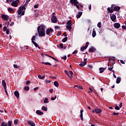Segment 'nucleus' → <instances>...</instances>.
<instances>
[{"mask_svg":"<svg viewBox=\"0 0 126 126\" xmlns=\"http://www.w3.org/2000/svg\"><path fill=\"white\" fill-rule=\"evenodd\" d=\"M107 11L108 12H109L110 13H113L114 12V9L110 8V7H108L107 8Z\"/></svg>","mask_w":126,"mask_h":126,"instance_id":"19","label":"nucleus"},{"mask_svg":"<svg viewBox=\"0 0 126 126\" xmlns=\"http://www.w3.org/2000/svg\"><path fill=\"white\" fill-rule=\"evenodd\" d=\"M6 33L7 35H8V34H9V30L7 29L6 31Z\"/></svg>","mask_w":126,"mask_h":126,"instance_id":"57","label":"nucleus"},{"mask_svg":"<svg viewBox=\"0 0 126 126\" xmlns=\"http://www.w3.org/2000/svg\"><path fill=\"white\" fill-rule=\"evenodd\" d=\"M41 110H42V111H44L45 112H47L48 111V108L45 106H43L41 107Z\"/></svg>","mask_w":126,"mask_h":126,"instance_id":"23","label":"nucleus"},{"mask_svg":"<svg viewBox=\"0 0 126 126\" xmlns=\"http://www.w3.org/2000/svg\"><path fill=\"white\" fill-rule=\"evenodd\" d=\"M45 82L46 83H51V81H50L49 80H45Z\"/></svg>","mask_w":126,"mask_h":126,"instance_id":"53","label":"nucleus"},{"mask_svg":"<svg viewBox=\"0 0 126 126\" xmlns=\"http://www.w3.org/2000/svg\"><path fill=\"white\" fill-rule=\"evenodd\" d=\"M1 17L4 20H5L6 21H7V20H8L9 19V17L7 15L2 14Z\"/></svg>","mask_w":126,"mask_h":126,"instance_id":"6","label":"nucleus"},{"mask_svg":"<svg viewBox=\"0 0 126 126\" xmlns=\"http://www.w3.org/2000/svg\"><path fill=\"white\" fill-rule=\"evenodd\" d=\"M18 3H18L17 2V1L15 0L13 2H12L11 4L12 6H13L14 7H17V6H18Z\"/></svg>","mask_w":126,"mask_h":126,"instance_id":"5","label":"nucleus"},{"mask_svg":"<svg viewBox=\"0 0 126 126\" xmlns=\"http://www.w3.org/2000/svg\"><path fill=\"white\" fill-rule=\"evenodd\" d=\"M87 64V59H84V62H81L79 64L80 66H85Z\"/></svg>","mask_w":126,"mask_h":126,"instance_id":"3","label":"nucleus"},{"mask_svg":"<svg viewBox=\"0 0 126 126\" xmlns=\"http://www.w3.org/2000/svg\"><path fill=\"white\" fill-rule=\"evenodd\" d=\"M114 26L116 29H119L121 27V24L119 23H116L114 24Z\"/></svg>","mask_w":126,"mask_h":126,"instance_id":"9","label":"nucleus"},{"mask_svg":"<svg viewBox=\"0 0 126 126\" xmlns=\"http://www.w3.org/2000/svg\"><path fill=\"white\" fill-rule=\"evenodd\" d=\"M69 74H70V75H73V72H72V71H69Z\"/></svg>","mask_w":126,"mask_h":126,"instance_id":"51","label":"nucleus"},{"mask_svg":"<svg viewBox=\"0 0 126 126\" xmlns=\"http://www.w3.org/2000/svg\"><path fill=\"white\" fill-rule=\"evenodd\" d=\"M102 112V110H101L100 108H95V113L96 114H100Z\"/></svg>","mask_w":126,"mask_h":126,"instance_id":"15","label":"nucleus"},{"mask_svg":"<svg viewBox=\"0 0 126 126\" xmlns=\"http://www.w3.org/2000/svg\"><path fill=\"white\" fill-rule=\"evenodd\" d=\"M29 89H30V87H29V86H27L24 88V90L26 91H29Z\"/></svg>","mask_w":126,"mask_h":126,"instance_id":"39","label":"nucleus"},{"mask_svg":"<svg viewBox=\"0 0 126 126\" xmlns=\"http://www.w3.org/2000/svg\"><path fill=\"white\" fill-rule=\"evenodd\" d=\"M36 40V35H34L33 36H32V42H34V41H35Z\"/></svg>","mask_w":126,"mask_h":126,"instance_id":"34","label":"nucleus"},{"mask_svg":"<svg viewBox=\"0 0 126 126\" xmlns=\"http://www.w3.org/2000/svg\"><path fill=\"white\" fill-rule=\"evenodd\" d=\"M7 125V126H11V125H12L11 121H8Z\"/></svg>","mask_w":126,"mask_h":126,"instance_id":"40","label":"nucleus"},{"mask_svg":"<svg viewBox=\"0 0 126 126\" xmlns=\"http://www.w3.org/2000/svg\"><path fill=\"white\" fill-rule=\"evenodd\" d=\"M49 92L50 93H53V92H54V90L53 89H51L49 90Z\"/></svg>","mask_w":126,"mask_h":126,"instance_id":"60","label":"nucleus"},{"mask_svg":"<svg viewBox=\"0 0 126 126\" xmlns=\"http://www.w3.org/2000/svg\"><path fill=\"white\" fill-rule=\"evenodd\" d=\"M113 68H114V66H112L111 67L108 68V70H109L110 71H112V70H113Z\"/></svg>","mask_w":126,"mask_h":126,"instance_id":"47","label":"nucleus"},{"mask_svg":"<svg viewBox=\"0 0 126 126\" xmlns=\"http://www.w3.org/2000/svg\"><path fill=\"white\" fill-rule=\"evenodd\" d=\"M110 18L112 21H115L116 19H117V16L115 14H113L111 16H110Z\"/></svg>","mask_w":126,"mask_h":126,"instance_id":"10","label":"nucleus"},{"mask_svg":"<svg viewBox=\"0 0 126 126\" xmlns=\"http://www.w3.org/2000/svg\"><path fill=\"white\" fill-rule=\"evenodd\" d=\"M121 9V7L119 6H116L114 7V10L115 11H119Z\"/></svg>","mask_w":126,"mask_h":126,"instance_id":"17","label":"nucleus"},{"mask_svg":"<svg viewBox=\"0 0 126 126\" xmlns=\"http://www.w3.org/2000/svg\"><path fill=\"white\" fill-rule=\"evenodd\" d=\"M61 59H62V60H64V61H65L66 60V56H64L63 57H62Z\"/></svg>","mask_w":126,"mask_h":126,"instance_id":"48","label":"nucleus"},{"mask_svg":"<svg viewBox=\"0 0 126 126\" xmlns=\"http://www.w3.org/2000/svg\"><path fill=\"white\" fill-rule=\"evenodd\" d=\"M113 115H115V116H118L119 113L114 112V113H113Z\"/></svg>","mask_w":126,"mask_h":126,"instance_id":"59","label":"nucleus"},{"mask_svg":"<svg viewBox=\"0 0 126 126\" xmlns=\"http://www.w3.org/2000/svg\"><path fill=\"white\" fill-rule=\"evenodd\" d=\"M54 32V30L52 28L48 29L46 30V35H50V33H53Z\"/></svg>","mask_w":126,"mask_h":126,"instance_id":"8","label":"nucleus"},{"mask_svg":"<svg viewBox=\"0 0 126 126\" xmlns=\"http://www.w3.org/2000/svg\"><path fill=\"white\" fill-rule=\"evenodd\" d=\"M3 29L4 31H6V30H7V28L6 27V26H5L3 27Z\"/></svg>","mask_w":126,"mask_h":126,"instance_id":"55","label":"nucleus"},{"mask_svg":"<svg viewBox=\"0 0 126 126\" xmlns=\"http://www.w3.org/2000/svg\"><path fill=\"white\" fill-rule=\"evenodd\" d=\"M34 8H38V5H37V4L34 5Z\"/></svg>","mask_w":126,"mask_h":126,"instance_id":"64","label":"nucleus"},{"mask_svg":"<svg viewBox=\"0 0 126 126\" xmlns=\"http://www.w3.org/2000/svg\"><path fill=\"white\" fill-rule=\"evenodd\" d=\"M120 63H121L123 64H125V62H124L123 60H121Z\"/></svg>","mask_w":126,"mask_h":126,"instance_id":"63","label":"nucleus"},{"mask_svg":"<svg viewBox=\"0 0 126 126\" xmlns=\"http://www.w3.org/2000/svg\"><path fill=\"white\" fill-rule=\"evenodd\" d=\"M1 126H7V124H5L4 122H3L1 124Z\"/></svg>","mask_w":126,"mask_h":126,"instance_id":"41","label":"nucleus"},{"mask_svg":"<svg viewBox=\"0 0 126 126\" xmlns=\"http://www.w3.org/2000/svg\"><path fill=\"white\" fill-rule=\"evenodd\" d=\"M42 63L46 64V65H52V64L49 62H42Z\"/></svg>","mask_w":126,"mask_h":126,"instance_id":"27","label":"nucleus"},{"mask_svg":"<svg viewBox=\"0 0 126 126\" xmlns=\"http://www.w3.org/2000/svg\"><path fill=\"white\" fill-rule=\"evenodd\" d=\"M120 108H122L123 107V103L121 102L119 104Z\"/></svg>","mask_w":126,"mask_h":126,"instance_id":"62","label":"nucleus"},{"mask_svg":"<svg viewBox=\"0 0 126 126\" xmlns=\"http://www.w3.org/2000/svg\"><path fill=\"white\" fill-rule=\"evenodd\" d=\"M121 77H118L116 79V83L117 84H119V83H120V82H121Z\"/></svg>","mask_w":126,"mask_h":126,"instance_id":"24","label":"nucleus"},{"mask_svg":"<svg viewBox=\"0 0 126 126\" xmlns=\"http://www.w3.org/2000/svg\"><path fill=\"white\" fill-rule=\"evenodd\" d=\"M25 9H26V4L19 7L18 10V17H20V16H22L25 14V11H23L25 10Z\"/></svg>","mask_w":126,"mask_h":126,"instance_id":"2","label":"nucleus"},{"mask_svg":"<svg viewBox=\"0 0 126 126\" xmlns=\"http://www.w3.org/2000/svg\"><path fill=\"white\" fill-rule=\"evenodd\" d=\"M64 72L65 73H66V74L67 75V76H68L70 78H71V77L69 75V73H68V72L67 71V70H64Z\"/></svg>","mask_w":126,"mask_h":126,"instance_id":"32","label":"nucleus"},{"mask_svg":"<svg viewBox=\"0 0 126 126\" xmlns=\"http://www.w3.org/2000/svg\"><path fill=\"white\" fill-rule=\"evenodd\" d=\"M67 41V37H64L63 39L62 40V42H63V43H64L65 42H66Z\"/></svg>","mask_w":126,"mask_h":126,"instance_id":"35","label":"nucleus"},{"mask_svg":"<svg viewBox=\"0 0 126 126\" xmlns=\"http://www.w3.org/2000/svg\"><path fill=\"white\" fill-rule=\"evenodd\" d=\"M33 45H34V46L37 48H39V45H38V44L37 43H36V42L35 41H32V42Z\"/></svg>","mask_w":126,"mask_h":126,"instance_id":"31","label":"nucleus"},{"mask_svg":"<svg viewBox=\"0 0 126 126\" xmlns=\"http://www.w3.org/2000/svg\"><path fill=\"white\" fill-rule=\"evenodd\" d=\"M54 84L56 87H59V82L58 81H55Z\"/></svg>","mask_w":126,"mask_h":126,"instance_id":"30","label":"nucleus"},{"mask_svg":"<svg viewBox=\"0 0 126 126\" xmlns=\"http://www.w3.org/2000/svg\"><path fill=\"white\" fill-rule=\"evenodd\" d=\"M26 84L27 85H28L30 84V81H27L26 82Z\"/></svg>","mask_w":126,"mask_h":126,"instance_id":"61","label":"nucleus"},{"mask_svg":"<svg viewBox=\"0 0 126 126\" xmlns=\"http://www.w3.org/2000/svg\"><path fill=\"white\" fill-rule=\"evenodd\" d=\"M66 29H67V30H68V31H69V32L71 31V29H72L71 26L67 25L66 26Z\"/></svg>","mask_w":126,"mask_h":126,"instance_id":"25","label":"nucleus"},{"mask_svg":"<svg viewBox=\"0 0 126 126\" xmlns=\"http://www.w3.org/2000/svg\"><path fill=\"white\" fill-rule=\"evenodd\" d=\"M49 58H51V59H52L53 60H54V61H56V62H59L58 61V60H57L56 58L53 57H51L50 56H48Z\"/></svg>","mask_w":126,"mask_h":126,"instance_id":"42","label":"nucleus"},{"mask_svg":"<svg viewBox=\"0 0 126 126\" xmlns=\"http://www.w3.org/2000/svg\"><path fill=\"white\" fill-rule=\"evenodd\" d=\"M66 25L70 26H72V23H71V20H69L67 22Z\"/></svg>","mask_w":126,"mask_h":126,"instance_id":"26","label":"nucleus"},{"mask_svg":"<svg viewBox=\"0 0 126 126\" xmlns=\"http://www.w3.org/2000/svg\"><path fill=\"white\" fill-rule=\"evenodd\" d=\"M60 47H61V49H63V44L61 43L60 44Z\"/></svg>","mask_w":126,"mask_h":126,"instance_id":"50","label":"nucleus"},{"mask_svg":"<svg viewBox=\"0 0 126 126\" xmlns=\"http://www.w3.org/2000/svg\"><path fill=\"white\" fill-rule=\"evenodd\" d=\"M88 67L90 68L91 69L92 68H93V66L92 65H88Z\"/></svg>","mask_w":126,"mask_h":126,"instance_id":"56","label":"nucleus"},{"mask_svg":"<svg viewBox=\"0 0 126 126\" xmlns=\"http://www.w3.org/2000/svg\"><path fill=\"white\" fill-rule=\"evenodd\" d=\"M28 125H30V126H35V123H34V122H33L32 121H29L28 122Z\"/></svg>","mask_w":126,"mask_h":126,"instance_id":"11","label":"nucleus"},{"mask_svg":"<svg viewBox=\"0 0 126 126\" xmlns=\"http://www.w3.org/2000/svg\"><path fill=\"white\" fill-rule=\"evenodd\" d=\"M115 110H118L121 109V108H120V107H119L118 106H115Z\"/></svg>","mask_w":126,"mask_h":126,"instance_id":"45","label":"nucleus"},{"mask_svg":"<svg viewBox=\"0 0 126 126\" xmlns=\"http://www.w3.org/2000/svg\"><path fill=\"white\" fill-rule=\"evenodd\" d=\"M45 28H46V27H45V26L43 25H41L37 27V32L39 36L40 37H44V36L46 35Z\"/></svg>","mask_w":126,"mask_h":126,"instance_id":"1","label":"nucleus"},{"mask_svg":"<svg viewBox=\"0 0 126 126\" xmlns=\"http://www.w3.org/2000/svg\"><path fill=\"white\" fill-rule=\"evenodd\" d=\"M44 103H45V104H47V103H49V99H48V98H45L44 100Z\"/></svg>","mask_w":126,"mask_h":126,"instance_id":"33","label":"nucleus"},{"mask_svg":"<svg viewBox=\"0 0 126 126\" xmlns=\"http://www.w3.org/2000/svg\"><path fill=\"white\" fill-rule=\"evenodd\" d=\"M81 15H82V12H78V14L76 15L77 18H80L81 17Z\"/></svg>","mask_w":126,"mask_h":126,"instance_id":"20","label":"nucleus"},{"mask_svg":"<svg viewBox=\"0 0 126 126\" xmlns=\"http://www.w3.org/2000/svg\"><path fill=\"white\" fill-rule=\"evenodd\" d=\"M70 2L71 4H74V6L79 3V2H78L77 0H70Z\"/></svg>","mask_w":126,"mask_h":126,"instance_id":"4","label":"nucleus"},{"mask_svg":"<svg viewBox=\"0 0 126 126\" xmlns=\"http://www.w3.org/2000/svg\"><path fill=\"white\" fill-rule=\"evenodd\" d=\"M102 25V23H101L100 22H98L97 24V27H98V28H101V26Z\"/></svg>","mask_w":126,"mask_h":126,"instance_id":"38","label":"nucleus"},{"mask_svg":"<svg viewBox=\"0 0 126 126\" xmlns=\"http://www.w3.org/2000/svg\"><path fill=\"white\" fill-rule=\"evenodd\" d=\"M88 46H89V42H87L86 43V45L85 46V47L87 48L88 47Z\"/></svg>","mask_w":126,"mask_h":126,"instance_id":"46","label":"nucleus"},{"mask_svg":"<svg viewBox=\"0 0 126 126\" xmlns=\"http://www.w3.org/2000/svg\"><path fill=\"white\" fill-rule=\"evenodd\" d=\"M56 99H57V96L56 95L54 97H51V99L52 100V101H55V100H56Z\"/></svg>","mask_w":126,"mask_h":126,"instance_id":"44","label":"nucleus"},{"mask_svg":"<svg viewBox=\"0 0 126 126\" xmlns=\"http://www.w3.org/2000/svg\"><path fill=\"white\" fill-rule=\"evenodd\" d=\"M51 21L53 22V23H57V22L58 21V19L57 18V17L55 16H53L51 18Z\"/></svg>","mask_w":126,"mask_h":126,"instance_id":"7","label":"nucleus"},{"mask_svg":"<svg viewBox=\"0 0 126 126\" xmlns=\"http://www.w3.org/2000/svg\"><path fill=\"white\" fill-rule=\"evenodd\" d=\"M80 119L81 121H83V110L80 111Z\"/></svg>","mask_w":126,"mask_h":126,"instance_id":"14","label":"nucleus"},{"mask_svg":"<svg viewBox=\"0 0 126 126\" xmlns=\"http://www.w3.org/2000/svg\"><path fill=\"white\" fill-rule=\"evenodd\" d=\"M36 114H37V115H44V113H43L40 110H36Z\"/></svg>","mask_w":126,"mask_h":126,"instance_id":"22","label":"nucleus"},{"mask_svg":"<svg viewBox=\"0 0 126 126\" xmlns=\"http://www.w3.org/2000/svg\"><path fill=\"white\" fill-rule=\"evenodd\" d=\"M13 66L15 68H18V66L15 64H14Z\"/></svg>","mask_w":126,"mask_h":126,"instance_id":"54","label":"nucleus"},{"mask_svg":"<svg viewBox=\"0 0 126 126\" xmlns=\"http://www.w3.org/2000/svg\"><path fill=\"white\" fill-rule=\"evenodd\" d=\"M113 72V76L114 77V78H117V76H116V75H115V70H112Z\"/></svg>","mask_w":126,"mask_h":126,"instance_id":"49","label":"nucleus"},{"mask_svg":"<svg viewBox=\"0 0 126 126\" xmlns=\"http://www.w3.org/2000/svg\"><path fill=\"white\" fill-rule=\"evenodd\" d=\"M2 84L3 87L4 89H6V83L4 80H2Z\"/></svg>","mask_w":126,"mask_h":126,"instance_id":"12","label":"nucleus"},{"mask_svg":"<svg viewBox=\"0 0 126 126\" xmlns=\"http://www.w3.org/2000/svg\"><path fill=\"white\" fill-rule=\"evenodd\" d=\"M78 53V51L77 50H75L74 52H72L73 55H76Z\"/></svg>","mask_w":126,"mask_h":126,"instance_id":"43","label":"nucleus"},{"mask_svg":"<svg viewBox=\"0 0 126 126\" xmlns=\"http://www.w3.org/2000/svg\"><path fill=\"white\" fill-rule=\"evenodd\" d=\"M105 69H106V68L100 67L99 68V73H103V72L105 71Z\"/></svg>","mask_w":126,"mask_h":126,"instance_id":"13","label":"nucleus"},{"mask_svg":"<svg viewBox=\"0 0 126 126\" xmlns=\"http://www.w3.org/2000/svg\"><path fill=\"white\" fill-rule=\"evenodd\" d=\"M14 95L15 96H16V97H17V98H19V93L18 92V91H16L14 92Z\"/></svg>","mask_w":126,"mask_h":126,"instance_id":"18","label":"nucleus"},{"mask_svg":"<svg viewBox=\"0 0 126 126\" xmlns=\"http://www.w3.org/2000/svg\"><path fill=\"white\" fill-rule=\"evenodd\" d=\"M122 29H124L125 30H126V26L123 25V26H122Z\"/></svg>","mask_w":126,"mask_h":126,"instance_id":"58","label":"nucleus"},{"mask_svg":"<svg viewBox=\"0 0 126 126\" xmlns=\"http://www.w3.org/2000/svg\"><path fill=\"white\" fill-rule=\"evenodd\" d=\"M30 0H27L25 4H26V5H27V4H28V3H29V1H30Z\"/></svg>","mask_w":126,"mask_h":126,"instance_id":"52","label":"nucleus"},{"mask_svg":"<svg viewBox=\"0 0 126 126\" xmlns=\"http://www.w3.org/2000/svg\"><path fill=\"white\" fill-rule=\"evenodd\" d=\"M92 36L93 38L96 36V31H95V29H93Z\"/></svg>","mask_w":126,"mask_h":126,"instance_id":"21","label":"nucleus"},{"mask_svg":"<svg viewBox=\"0 0 126 126\" xmlns=\"http://www.w3.org/2000/svg\"><path fill=\"white\" fill-rule=\"evenodd\" d=\"M86 49H87L85 46H83L82 47H81L80 50L81 51V52H84V50H86Z\"/></svg>","mask_w":126,"mask_h":126,"instance_id":"29","label":"nucleus"},{"mask_svg":"<svg viewBox=\"0 0 126 126\" xmlns=\"http://www.w3.org/2000/svg\"><path fill=\"white\" fill-rule=\"evenodd\" d=\"M8 11L9 12H13L14 10H13V9H12L11 8H8Z\"/></svg>","mask_w":126,"mask_h":126,"instance_id":"37","label":"nucleus"},{"mask_svg":"<svg viewBox=\"0 0 126 126\" xmlns=\"http://www.w3.org/2000/svg\"><path fill=\"white\" fill-rule=\"evenodd\" d=\"M95 48H94V47H91L89 48V52H91L92 53H94V52H95Z\"/></svg>","mask_w":126,"mask_h":126,"instance_id":"16","label":"nucleus"},{"mask_svg":"<svg viewBox=\"0 0 126 126\" xmlns=\"http://www.w3.org/2000/svg\"><path fill=\"white\" fill-rule=\"evenodd\" d=\"M18 124V120L17 119H15L14 121V124L15 125H16Z\"/></svg>","mask_w":126,"mask_h":126,"instance_id":"36","label":"nucleus"},{"mask_svg":"<svg viewBox=\"0 0 126 126\" xmlns=\"http://www.w3.org/2000/svg\"><path fill=\"white\" fill-rule=\"evenodd\" d=\"M38 77L39 78V79H44L46 76L45 75L41 76L40 75H38Z\"/></svg>","mask_w":126,"mask_h":126,"instance_id":"28","label":"nucleus"}]
</instances>
